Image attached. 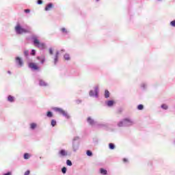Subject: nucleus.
<instances>
[{"mask_svg":"<svg viewBox=\"0 0 175 175\" xmlns=\"http://www.w3.org/2000/svg\"><path fill=\"white\" fill-rule=\"evenodd\" d=\"M31 42L36 47L40 49V50H44L46 49V44L44 42H40L38 36H31Z\"/></svg>","mask_w":175,"mask_h":175,"instance_id":"nucleus-1","label":"nucleus"},{"mask_svg":"<svg viewBox=\"0 0 175 175\" xmlns=\"http://www.w3.org/2000/svg\"><path fill=\"white\" fill-rule=\"evenodd\" d=\"M135 124V122L132 119L126 118L121 120L118 124V126H131V125H133Z\"/></svg>","mask_w":175,"mask_h":175,"instance_id":"nucleus-2","label":"nucleus"},{"mask_svg":"<svg viewBox=\"0 0 175 175\" xmlns=\"http://www.w3.org/2000/svg\"><path fill=\"white\" fill-rule=\"evenodd\" d=\"M80 146V137H74L72 139V151L76 152L79 150V147Z\"/></svg>","mask_w":175,"mask_h":175,"instance_id":"nucleus-3","label":"nucleus"},{"mask_svg":"<svg viewBox=\"0 0 175 175\" xmlns=\"http://www.w3.org/2000/svg\"><path fill=\"white\" fill-rule=\"evenodd\" d=\"M52 110H54V111H56V113H59V114H62V116H63V117H65V118H67V120H69V118H70V116H69L68 112L64 111L62 108L53 107L52 108Z\"/></svg>","mask_w":175,"mask_h":175,"instance_id":"nucleus-4","label":"nucleus"},{"mask_svg":"<svg viewBox=\"0 0 175 175\" xmlns=\"http://www.w3.org/2000/svg\"><path fill=\"white\" fill-rule=\"evenodd\" d=\"M15 32L16 35H23V33H27L28 30L21 27V25H20V23H17L15 27Z\"/></svg>","mask_w":175,"mask_h":175,"instance_id":"nucleus-5","label":"nucleus"},{"mask_svg":"<svg viewBox=\"0 0 175 175\" xmlns=\"http://www.w3.org/2000/svg\"><path fill=\"white\" fill-rule=\"evenodd\" d=\"M94 90H90L89 92V96L92 98H98L99 96V85H96L94 88Z\"/></svg>","mask_w":175,"mask_h":175,"instance_id":"nucleus-6","label":"nucleus"},{"mask_svg":"<svg viewBox=\"0 0 175 175\" xmlns=\"http://www.w3.org/2000/svg\"><path fill=\"white\" fill-rule=\"evenodd\" d=\"M15 62L18 66V68H23L24 66V61L20 57H15Z\"/></svg>","mask_w":175,"mask_h":175,"instance_id":"nucleus-7","label":"nucleus"},{"mask_svg":"<svg viewBox=\"0 0 175 175\" xmlns=\"http://www.w3.org/2000/svg\"><path fill=\"white\" fill-rule=\"evenodd\" d=\"M28 66L29 69H31V70H39V69H40V68L38 66L36 63L33 62L29 63Z\"/></svg>","mask_w":175,"mask_h":175,"instance_id":"nucleus-8","label":"nucleus"},{"mask_svg":"<svg viewBox=\"0 0 175 175\" xmlns=\"http://www.w3.org/2000/svg\"><path fill=\"white\" fill-rule=\"evenodd\" d=\"M58 154L60 158H64L65 157H68V151H66L65 149L60 150Z\"/></svg>","mask_w":175,"mask_h":175,"instance_id":"nucleus-9","label":"nucleus"},{"mask_svg":"<svg viewBox=\"0 0 175 175\" xmlns=\"http://www.w3.org/2000/svg\"><path fill=\"white\" fill-rule=\"evenodd\" d=\"M38 83L40 87H49V83L42 79H38Z\"/></svg>","mask_w":175,"mask_h":175,"instance_id":"nucleus-10","label":"nucleus"},{"mask_svg":"<svg viewBox=\"0 0 175 175\" xmlns=\"http://www.w3.org/2000/svg\"><path fill=\"white\" fill-rule=\"evenodd\" d=\"M58 58H59V51H57L55 56L53 57L54 65H57L58 64Z\"/></svg>","mask_w":175,"mask_h":175,"instance_id":"nucleus-11","label":"nucleus"},{"mask_svg":"<svg viewBox=\"0 0 175 175\" xmlns=\"http://www.w3.org/2000/svg\"><path fill=\"white\" fill-rule=\"evenodd\" d=\"M87 122L89 125H91L92 126L95 125V124H96V122H95V120L92 119V118L91 117L88 118Z\"/></svg>","mask_w":175,"mask_h":175,"instance_id":"nucleus-12","label":"nucleus"},{"mask_svg":"<svg viewBox=\"0 0 175 175\" xmlns=\"http://www.w3.org/2000/svg\"><path fill=\"white\" fill-rule=\"evenodd\" d=\"M53 8H54V5H53L52 3H49L45 7L44 10L46 12H49V10H52Z\"/></svg>","mask_w":175,"mask_h":175,"instance_id":"nucleus-13","label":"nucleus"},{"mask_svg":"<svg viewBox=\"0 0 175 175\" xmlns=\"http://www.w3.org/2000/svg\"><path fill=\"white\" fill-rule=\"evenodd\" d=\"M36 58L38 61L40 62V64H42V65H43V64H44V62H46V57H44L38 56Z\"/></svg>","mask_w":175,"mask_h":175,"instance_id":"nucleus-14","label":"nucleus"},{"mask_svg":"<svg viewBox=\"0 0 175 175\" xmlns=\"http://www.w3.org/2000/svg\"><path fill=\"white\" fill-rule=\"evenodd\" d=\"M36 128H38V124H36L35 122H32L30 124V129L31 131H35V129H36Z\"/></svg>","mask_w":175,"mask_h":175,"instance_id":"nucleus-15","label":"nucleus"},{"mask_svg":"<svg viewBox=\"0 0 175 175\" xmlns=\"http://www.w3.org/2000/svg\"><path fill=\"white\" fill-rule=\"evenodd\" d=\"M105 103H106L107 106H108V107H111L114 105V100H110L107 101Z\"/></svg>","mask_w":175,"mask_h":175,"instance_id":"nucleus-16","label":"nucleus"},{"mask_svg":"<svg viewBox=\"0 0 175 175\" xmlns=\"http://www.w3.org/2000/svg\"><path fill=\"white\" fill-rule=\"evenodd\" d=\"M147 87H148V84L146 82H143L141 83L140 85V88H142V90H147Z\"/></svg>","mask_w":175,"mask_h":175,"instance_id":"nucleus-17","label":"nucleus"},{"mask_svg":"<svg viewBox=\"0 0 175 175\" xmlns=\"http://www.w3.org/2000/svg\"><path fill=\"white\" fill-rule=\"evenodd\" d=\"M60 31L62 33H65V35H68V33H69V31H68L65 27L61 28Z\"/></svg>","mask_w":175,"mask_h":175,"instance_id":"nucleus-18","label":"nucleus"},{"mask_svg":"<svg viewBox=\"0 0 175 175\" xmlns=\"http://www.w3.org/2000/svg\"><path fill=\"white\" fill-rule=\"evenodd\" d=\"M8 102H10L11 103H13V102H14V96L9 95L8 96Z\"/></svg>","mask_w":175,"mask_h":175,"instance_id":"nucleus-19","label":"nucleus"},{"mask_svg":"<svg viewBox=\"0 0 175 175\" xmlns=\"http://www.w3.org/2000/svg\"><path fill=\"white\" fill-rule=\"evenodd\" d=\"M64 58L66 59V61H70V55L68 53H66L64 55Z\"/></svg>","mask_w":175,"mask_h":175,"instance_id":"nucleus-20","label":"nucleus"},{"mask_svg":"<svg viewBox=\"0 0 175 175\" xmlns=\"http://www.w3.org/2000/svg\"><path fill=\"white\" fill-rule=\"evenodd\" d=\"M105 98L107 99L108 98H110V92L109 90L105 91Z\"/></svg>","mask_w":175,"mask_h":175,"instance_id":"nucleus-21","label":"nucleus"},{"mask_svg":"<svg viewBox=\"0 0 175 175\" xmlns=\"http://www.w3.org/2000/svg\"><path fill=\"white\" fill-rule=\"evenodd\" d=\"M100 174L106 175V174H107V170H106L103 168H100Z\"/></svg>","mask_w":175,"mask_h":175,"instance_id":"nucleus-22","label":"nucleus"},{"mask_svg":"<svg viewBox=\"0 0 175 175\" xmlns=\"http://www.w3.org/2000/svg\"><path fill=\"white\" fill-rule=\"evenodd\" d=\"M109 147L110 150H114L116 148V146L113 143H110Z\"/></svg>","mask_w":175,"mask_h":175,"instance_id":"nucleus-23","label":"nucleus"},{"mask_svg":"<svg viewBox=\"0 0 175 175\" xmlns=\"http://www.w3.org/2000/svg\"><path fill=\"white\" fill-rule=\"evenodd\" d=\"M23 157L24 159H29L31 155L29 153H25Z\"/></svg>","mask_w":175,"mask_h":175,"instance_id":"nucleus-24","label":"nucleus"},{"mask_svg":"<svg viewBox=\"0 0 175 175\" xmlns=\"http://www.w3.org/2000/svg\"><path fill=\"white\" fill-rule=\"evenodd\" d=\"M161 109H163V110H167V109H169V107L166 104H163L161 105Z\"/></svg>","mask_w":175,"mask_h":175,"instance_id":"nucleus-25","label":"nucleus"},{"mask_svg":"<svg viewBox=\"0 0 175 175\" xmlns=\"http://www.w3.org/2000/svg\"><path fill=\"white\" fill-rule=\"evenodd\" d=\"M51 125L52 126H55V125H57V120H51Z\"/></svg>","mask_w":175,"mask_h":175,"instance_id":"nucleus-26","label":"nucleus"},{"mask_svg":"<svg viewBox=\"0 0 175 175\" xmlns=\"http://www.w3.org/2000/svg\"><path fill=\"white\" fill-rule=\"evenodd\" d=\"M24 55L26 58H28V57L29 56V51H24Z\"/></svg>","mask_w":175,"mask_h":175,"instance_id":"nucleus-27","label":"nucleus"},{"mask_svg":"<svg viewBox=\"0 0 175 175\" xmlns=\"http://www.w3.org/2000/svg\"><path fill=\"white\" fill-rule=\"evenodd\" d=\"M46 117H48L49 118H51V117H53V112L48 111L46 113Z\"/></svg>","mask_w":175,"mask_h":175,"instance_id":"nucleus-28","label":"nucleus"},{"mask_svg":"<svg viewBox=\"0 0 175 175\" xmlns=\"http://www.w3.org/2000/svg\"><path fill=\"white\" fill-rule=\"evenodd\" d=\"M30 55L32 56L36 55V51L35 49H32Z\"/></svg>","mask_w":175,"mask_h":175,"instance_id":"nucleus-29","label":"nucleus"},{"mask_svg":"<svg viewBox=\"0 0 175 175\" xmlns=\"http://www.w3.org/2000/svg\"><path fill=\"white\" fill-rule=\"evenodd\" d=\"M86 154L88 157H92V152L91 150H87Z\"/></svg>","mask_w":175,"mask_h":175,"instance_id":"nucleus-30","label":"nucleus"},{"mask_svg":"<svg viewBox=\"0 0 175 175\" xmlns=\"http://www.w3.org/2000/svg\"><path fill=\"white\" fill-rule=\"evenodd\" d=\"M62 173H63V174H66V167H63L62 168Z\"/></svg>","mask_w":175,"mask_h":175,"instance_id":"nucleus-31","label":"nucleus"},{"mask_svg":"<svg viewBox=\"0 0 175 175\" xmlns=\"http://www.w3.org/2000/svg\"><path fill=\"white\" fill-rule=\"evenodd\" d=\"M143 109H144V106L143 105H139L137 106V109L138 110H143Z\"/></svg>","mask_w":175,"mask_h":175,"instance_id":"nucleus-32","label":"nucleus"},{"mask_svg":"<svg viewBox=\"0 0 175 175\" xmlns=\"http://www.w3.org/2000/svg\"><path fill=\"white\" fill-rule=\"evenodd\" d=\"M66 165H67V166H72V161H70V160H67V161H66Z\"/></svg>","mask_w":175,"mask_h":175,"instance_id":"nucleus-33","label":"nucleus"},{"mask_svg":"<svg viewBox=\"0 0 175 175\" xmlns=\"http://www.w3.org/2000/svg\"><path fill=\"white\" fill-rule=\"evenodd\" d=\"M170 25L171 27H175V20L171 21L170 23Z\"/></svg>","mask_w":175,"mask_h":175,"instance_id":"nucleus-34","label":"nucleus"},{"mask_svg":"<svg viewBox=\"0 0 175 175\" xmlns=\"http://www.w3.org/2000/svg\"><path fill=\"white\" fill-rule=\"evenodd\" d=\"M49 54L51 55H53V48H49Z\"/></svg>","mask_w":175,"mask_h":175,"instance_id":"nucleus-35","label":"nucleus"},{"mask_svg":"<svg viewBox=\"0 0 175 175\" xmlns=\"http://www.w3.org/2000/svg\"><path fill=\"white\" fill-rule=\"evenodd\" d=\"M98 128H103V126H106V124H98Z\"/></svg>","mask_w":175,"mask_h":175,"instance_id":"nucleus-36","label":"nucleus"},{"mask_svg":"<svg viewBox=\"0 0 175 175\" xmlns=\"http://www.w3.org/2000/svg\"><path fill=\"white\" fill-rule=\"evenodd\" d=\"M37 3H38V5H42V3H43V1L38 0Z\"/></svg>","mask_w":175,"mask_h":175,"instance_id":"nucleus-37","label":"nucleus"},{"mask_svg":"<svg viewBox=\"0 0 175 175\" xmlns=\"http://www.w3.org/2000/svg\"><path fill=\"white\" fill-rule=\"evenodd\" d=\"M30 173H31V171L27 170V172H25L24 175H29Z\"/></svg>","mask_w":175,"mask_h":175,"instance_id":"nucleus-38","label":"nucleus"},{"mask_svg":"<svg viewBox=\"0 0 175 175\" xmlns=\"http://www.w3.org/2000/svg\"><path fill=\"white\" fill-rule=\"evenodd\" d=\"M31 10L29 9L25 10V13H29Z\"/></svg>","mask_w":175,"mask_h":175,"instance_id":"nucleus-39","label":"nucleus"},{"mask_svg":"<svg viewBox=\"0 0 175 175\" xmlns=\"http://www.w3.org/2000/svg\"><path fill=\"white\" fill-rule=\"evenodd\" d=\"M123 162L124 163H126L127 162H128V160H127V159H123Z\"/></svg>","mask_w":175,"mask_h":175,"instance_id":"nucleus-40","label":"nucleus"},{"mask_svg":"<svg viewBox=\"0 0 175 175\" xmlns=\"http://www.w3.org/2000/svg\"><path fill=\"white\" fill-rule=\"evenodd\" d=\"M3 175H12V172H8L4 174Z\"/></svg>","mask_w":175,"mask_h":175,"instance_id":"nucleus-41","label":"nucleus"},{"mask_svg":"<svg viewBox=\"0 0 175 175\" xmlns=\"http://www.w3.org/2000/svg\"><path fill=\"white\" fill-rule=\"evenodd\" d=\"M81 102V100H76V103H77L78 105L80 104Z\"/></svg>","mask_w":175,"mask_h":175,"instance_id":"nucleus-42","label":"nucleus"},{"mask_svg":"<svg viewBox=\"0 0 175 175\" xmlns=\"http://www.w3.org/2000/svg\"><path fill=\"white\" fill-rule=\"evenodd\" d=\"M61 53H65V49H62Z\"/></svg>","mask_w":175,"mask_h":175,"instance_id":"nucleus-43","label":"nucleus"},{"mask_svg":"<svg viewBox=\"0 0 175 175\" xmlns=\"http://www.w3.org/2000/svg\"><path fill=\"white\" fill-rule=\"evenodd\" d=\"M8 75H12V72L10 71H8Z\"/></svg>","mask_w":175,"mask_h":175,"instance_id":"nucleus-44","label":"nucleus"},{"mask_svg":"<svg viewBox=\"0 0 175 175\" xmlns=\"http://www.w3.org/2000/svg\"><path fill=\"white\" fill-rule=\"evenodd\" d=\"M96 2H99V0H96Z\"/></svg>","mask_w":175,"mask_h":175,"instance_id":"nucleus-45","label":"nucleus"},{"mask_svg":"<svg viewBox=\"0 0 175 175\" xmlns=\"http://www.w3.org/2000/svg\"><path fill=\"white\" fill-rule=\"evenodd\" d=\"M157 1H162V0H157Z\"/></svg>","mask_w":175,"mask_h":175,"instance_id":"nucleus-46","label":"nucleus"}]
</instances>
